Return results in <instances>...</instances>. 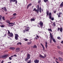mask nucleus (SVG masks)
Masks as SVG:
<instances>
[{"instance_id":"nucleus-1","label":"nucleus","mask_w":63,"mask_h":63,"mask_svg":"<svg viewBox=\"0 0 63 63\" xmlns=\"http://www.w3.org/2000/svg\"><path fill=\"white\" fill-rule=\"evenodd\" d=\"M50 36L51 38L52 39V40H53V42L55 43H56V40H55V39L54 38H53V35L52 34L50 33Z\"/></svg>"},{"instance_id":"nucleus-2","label":"nucleus","mask_w":63,"mask_h":63,"mask_svg":"<svg viewBox=\"0 0 63 63\" xmlns=\"http://www.w3.org/2000/svg\"><path fill=\"white\" fill-rule=\"evenodd\" d=\"M46 14L47 16H48V15L49 16L50 19H51V13L50 12L49 13V14L48 13H49V11L48 10L46 11Z\"/></svg>"},{"instance_id":"nucleus-3","label":"nucleus","mask_w":63,"mask_h":63,"mask_svg":"<svg viewBox=\"0 0 63 63\" xmlns=\"http://www.w3.org/2000/svg\"><path fill=\"white\" fill-rule=\"evenodd\" d=\"M8 36H9V37H12L13 36V34L12 32H10V31L9 30H8Z\"/></svg>"},{"instance_id":"nucleus-4","label":"nucleus","mask_w":63,"mask_h":63,"mask_svg":"<svg viewBox=\"0 0 63 63\" xmlns=\"http://www.w3.org/2000/svg\"><path fill=\"white\" fill-rule=\"evenodd\" d=\"M9 56L8 55H4L3 56H0V58H7V56Z\"/></svg>"},{"instance_id":"nucleus-5","label":"nucleus","mask_w":63,"mask_h":63,"mask_svg":"<svg viewBox=\"0 0 63 63\" xmlns=\"http://www.w3.org/2000/svg\"><path fill=\"white\" fill-rule=\"evenodd\" d=\"M15 39L16 40H18V37H19V36L17 34H15Z\"/></svg>"},{"instance_id":"nucleus-6","label":"nucleus","mask_w":63,"mask_h":63,"mask_svg":"<svg viewBox=\"0 0 63 63\" xmlns=\"http://www.w3.org/2000/svg\"><path fill=\"white\" fill-rule=\"evenodd\" d=\"M61 15H62V13L61 12H60L59 13V14H57V15L58 16V18H60V17H61Z\"/></svg>"},{"instance_id":"nucleus-7","label":"nucleus","mask_w":63,"mask_h":63,"mask_svg":"<svg viewBox=\"0 0 63 63\" xmlns=\"http://www.w3.org/2000/svg\"><path fill=\"white\" fill-rule=\"evenodd\" d=\"M16 2L15 4H16L17 2L16 0H10V2L11 3H12V2Z\"/></svg>"},{"instance_id":"nucleus-8","label":"nucleus","mask_w":63,"mask_h":63,"mask_svg":"<svg viewBox=\"0 0 63 63\" xmlns=\"http://www.w3.org/2000/svg\"><path fill=\"white\" fill-rule=\"evenodd\" d=\"M20 49L19 47H17L16 48L15 50H16V52H18L20 51Z\"/></svg>"},{"instance_id":"nucleus-9","label":"nucleus","mask_w":63,"mask_h":63,"mask_svg":"<svg viewBox=\"0 0 63 63\" xmlns=\"http://www.w3.org/2000/svg\"><path fill=\"white\" fill-rule=\"evenodd\" d=\"M39 24L40 26L41 27H43V22L42 21H40L39 22Z\"/></svg>"},{"instance_id":"nucleus-10","label":"nucleus","mask_w":63,"mask_h":63,"mask_svg":"<svg viewBox=\"0 0 63 63\" xmlns=\"http://www.w3.org/2000/svg\"><path fill=\"white\" fill-rule=\"evenodd\" d=\"M34 62L35 63H38L39 62V60L38 59H36L34 61Z\"/></svg>"},{"instance_id":"nucleus-11","label":"nucleus","mask_w":63,"mask_h":63,"mask_svg":"<svg viewBox=\"0 0 63 63\" xmlns=\"http://www.w3.org/2000/svg\"><path fill=\"white\" fill-rule=\"evenodd\" d=\"M58 59L61 62H62V61H63V59L62 58L59 57L58 58Z\"/></svg>"},{"instance_id":"nucleus-12","label":"nucleus","mask_w":63,"mask_h":63,"mask_svg":"<svg viewBox=\"0 0 63 63\" xmlns=\"http://www.w3.org/2000/svg\"><path fill=\"white\" fill-rule=\"evenodd\" d=\"M30 29V28H29L28 27H27L26 28V31L27 32H28L29 30Z\"/></svg>"},{"instance_id":"nucleus-13","label":"nucleus","mask_w":63,"mask_h":63,"mask_svg":"<svg viewBox=\"0 0 63 63\" xmlns=\"http://www.w3.org/2000/svg\"><path fill=\"white\" fill-rule=\"evenodd\" d=\"M32 5V3H30L27 6V9H28L30 6H31Z\"/></svg>"},{"instance_id":"nucleus-14","label":"nucleus","mask_w":63,"mask_h":63,"mask_svg":"<svg viewBox=\"0 0 63 63\" xmlns=\"http://www.w3.org/2000/svg\"><path fill=\"white\" fill-rule=\"evenodd\" d=\"M33 11H35V12H36L37 13V14L39 13V12H38V10L37 9H36V8H34L33 10Z\"/></svg>"},{"instance_id":"nucleus-15","label":"nucleus","mask_w":63,"mask_h":63,"mask_svg":"<svg viewBox=\"0 0 63 63\" xmlns=\"http://www.w3.org/2000/svg\"><path fill=\"white\" fill-rule=\"evenodd\" d=\"M39 57L40 58H45V57L42 56V55L41 54L39 55Z\"/></svg>"},{"instance_id":"nucleus-16","label":"nucleus","mask_w":63,"mask_h":63,"mask_svg":"<svg viewBox=\"0 0 63 63\" xmlns=\"http://www.w3.org/2000/svg\"><path fill=\"white\" fill-rule=\"evenodd\" d=\"M47 42H45V47H46V48H47Z\"/></svg>"},{"instance_id":"nucleus-17","label":"nucleus","mask_w":63,"mask_h":63,"mask_svg":"<svg viewBox=\"0 0 63 63\" xmlns=\"http://www.w3.org/2000/svg\"><path fill=\"white\" fill-rule=\"evenodd\" d=\"M41 45L42 46V48H43V50H45V47H44V45L42 44V43H40Z\"/></svg>"},{"instance_id":"nucleus-18","label":"nucleus","mask_w":63,"mask_h":63,"mask_svg":"<svg viewBox=\"0 0 63 63\" xmlns=\"http://www.w3.org/2000/svg\"><path fill=\"white\" fill-rule=\"evenodd\" d=\"M58 52L61 55H62L63 54V53L62 52V51H59Z\"/></svg>"},{"instance_id":"nucleus-19","label":"nucleus","mask_w":63,"mask_h":63,"mask_svg":"<svg viewBox=\"0 0 63 63\" xmlns=\"http://www.w3.org/2000/svg\"><path fill=\"white\" fill-rule=\"evenodd\" d=\"M10 49H12V50H15V48L14 47H11L10 48Z\"/></svg>"},{"instance_id":"nucleus-20","label":"nucleus","mask_w":63,"mask_h":63,"mask_svg":"<svg viewBox=\"0 0 63 63\" xmlns=\"http://www.w3.org/2000/svg\"><path fill=\"white\" fill-rule=\"evenodd\" d=\"M53 22L52 25H53L54 26H56V24H55V22H52V23Z\"/></svg>"},{"instance_id":"nucleus-21","label":"nucleus","mask_w":63,"mask_h":63,"mask_svg":"<svg viewBox=\"0 0 63 63\" xmlns=\"http://www.w3.org/2000/svg\"><path fill=\"white\" fill-rule=\"evenodd\" d=\"M30 54H27V58L28 59H30Z\"/></svg>"},{"instance_id":"nucleus-22","label":"nucleus","mask_w":63,"mask_h":63,"mask_svg":"<svg viewBox=\"0 0 63 63\" xmlns=\"http://www.w3.org/2000/svg\"><path fill=\"white\" fill-rule=\"evenodd\" d=\"M6 22H7V23H8V24H9L10 22V21L8 20H7L6 21Z\"/></svg>"},{"instance_id":"nucleus-23","label":"nucleus","mask_w":63,"mask_h":63,"mask_svg":"<svg viewBox=\"0 0 63 63\" xmlns=\"http://www.w3.org/2000/svg\"><path fill=\"white\" fill-rule=\"evenodd\" d=\"M37 12H38L39 11V5H37Z\"/></svg>"},{"instance_id":"nucleus-24","label":"nucleus","mask_w":63,"mask_h":63,"mask_svg":"<svg viewBox=\"0 0 63 63\" xmlns=\"http://www.w3.org/2000/svg\"><path fill=\"white\" fill-rule=\"evenodd\" d=\"M3 8L4 9V10L6 12H7V8L6 7H3Z\"/></svg>"},{"instance_id":"nucleus-25","label":"nucleus","mask_w":63,"mask_h":63,"mask_svg":"<svg viewBox=\"0 0 63 63\" xmlns=\"http://www.w3.org/2000/svg\"><path fill=\"white\" fill-rule=\"evenodd\" d=\"M31 21H34L35 20V19L34 18L31 19Z\"/></svg>"},{"instance_id":"nucleus-26","label":"nucleus","mask_w":63,"mask_h":63,"mask_svg":"<svg viewBox=\"0 0 63 63\" xmlns=\"http://www.w3.org/2000/svg\"><path fill=\"white\" fill-rule=\"evenodd\" d=\"M60 31L61 32H62V31H63V29L62 28V27H61L60 28Z\"/></svg>"},{"instance_id":"nucleus-27","label":"nucleus","mask_w":63,"mask_h":63,"mask_svg":"<svg viewBox=\"0 0 63 63\" xmlns=\"http://www.w3.org/2000/svg\"><path fill=\"white\" fill-rule=\"evenodd\" d=\"M60 6L61 7H63V1L62 2L60 5Z\"/></svg>"},{"instance_id":"nucleus-28","label":"nucleus","mask_w":63,"mask_h":63,"mask_svg":"<svg viewBox=\"0 0 63 63\" xmlns=\"http://www.w3.org/2000/svg\"><path fill=\"white\" fill-rule=\"evenodd\" d=\"M33 48H37V47L36 45H34L32 47Z\"/></svg>"},{"instance_id":"nucleus-29","label":"nucleus","mask_w":63,"mask_h":63,"mask_svg":"<svg viewBox=\"0 0 63 63\" xmlns=\"http://www.w3.org/2000/svg\"><path fill=\"white\" fill-rule=\"evenodd\" d=\"M47 30H48L49 31H50V32H52V30L51 29L49 28Z\"/></svg>"},{"instance_id":"nucleus-30","label":"nucleus","mask_w":63,"mask_h":63,"mask_svg":"<svg viewBox=\"0 0 63 63\" xmlns=\"http://www.w3.org/2000/svg\"><path fill=\"white\" fill-rule=\"evenodd\" d=\"M2 16L1 15H0V20L1 21L2 20Z\"/></svg>"},{"instance_id":"nucleus-31","label":"nucleus","mask_w":63,"mask_h":63,"mask_svg":"<svg viewBox=\"0 0 63 63\" xmlns=\"http://www.w3.org/2000/svg\"><path fill=\"white\" fill-rule=\"evenodd\" d=\"M28 59H29L27 57L25 59V61H27L28 60Z\"/></svg>"},{"instance_id":"nucleus-32","label":"nucleus","mask_w":63,"mask_h":63,"mask_svg":"<svg viewBox=\"0 0 63 63\" xmlns=\"http://www.w3.org/2000/svg\"><path fill=\"white\" fill-rule=\"evenodd\" d=\"M57 38L58 40H61V38L60 37H57Z\"/></svg>"},{"instance_id":"nucleus-33","label":"nucleus","mask_w":63,"mask_h":63,"mask_svg":"<svg viewBox=\"0 0 63 63\" xmlns=\"http://www.w3.org/2000/svg\"><path fill=\"white\" fill-rule=\"evenodd\" d=\"M52 38H50V43H52V39H51Z\"/></svg>"},{"instance_id":"nucleus-34","label":"nucleus","mask_w":63,"mask_h":63,"mask_svg":"<svg viewBox=\"0 0 63 63\" xmlns=\"http://www.w3.org/2000/svg\"><path fill=\"white\" fill-rule=\"evenodd\" d=\"M39 12L40 13H41V7H39Z\"/></svg>"},{"instance_id":"nucleus-35","label":"nucleus","mask_w":63,"mask_h":63,"mask_svg":"<svg viewBox=\"0 0 63 63\" xmlns=\"http://www.w3.org/2000/svg\"><path fill=\"white\" fill-rule=\"evenodd\" d=\"M2 20H5V17L4 16H2Z\"/></svg>"},{"instance_id":"nucleus-36","label":"nucleus","mask_w":63,"mask_h":63,"mask_svg":"<svg viewBox=\"0 0 63 63\" xmlns=\"http://www.w3.org/2000/svg\"><path fill=\"white\" fill-rule=\"evenodd\" d=\"M26 31V29H25V30H23V33H25Z\"/></svg>"},{"instance_id":"nucleus-37","label":"nucleus","mask_w":63,"mask_h":63,"mask_svg":"<svg viewBox=\"0 0 63 63\" xmlns=\"http://www.w3.org/2000/svg\"><path fill=\"white\" fill-rule=\"evenodd\" d=\"M32 43V42H29L28 43V45H30V44H31Z\"/></svg>"},{"instance_id":"nucleus-38","label":"nucleus","mask_w":63,"mask_h":63,"mask_svg":"<svg viewBox=\"0 0 63 63\" xmlns=\"http://www.w3.org/2000/svg\"><path fill=\"white\" fill-rule=\"evenodd\" d=\"M24 40L25 41H28V39H27L26 38H24Z\"/></svg>"},{"instance_id":"nucleus-39","label":"nucleus","mask_w":63,"mask_h":63,"mask_svg":"<svg viewBox=\"0 0 63 63\" xmlns=\"http://www.w3.org/2000/svg\"><path fill=\"white\" fill-rule=\"evenodd\" d=\"M9 24H13L14 25H15V24H14V23H10V22L9 23Z\"/></svg>"},{"instance_id":"nucleus-40","label":"nucleus","mask_w":63,"mask_h":63,"mask_svg":"<svg viewBox=\"0 0 63 63\" xmlns=\"http://www.w3.org/2000/svg\"><path fill=\"white\" fill-rule=\"evenodd\" d=\"M60 29V28L59 27H58V30H57V31H59V30Z\"/></svg>"},{"instance_id":"nucleus-41","label":"nucleus","mask_w":63,"mask_h":63,"mask_svg":"<svg viewBox=\"0 0 63 63\" xmlns=\"http://www.w3.org/2000/svg\"><path fill=\"white\" fill-rule=\"evenodd\" d=\"M48 1V0H44V2H47Z\"/></svg>"},{"instance_id":"nucleus-42","label":"nucleus","mask_w":63,"mask_h":63,"mask_svg":"<svg viewBox=\"0 0 63 63\" xmlns=\"http://www.w3.org/2000/svg\"><path fill=\"white\" fill-rule=\"evenodd\" d=\"M41 0H39L38 1V3H40L41 2Z\"/></svg>"},{"instance_id":"nucleus-43","label":"nucleus","mask_w":63,"mask_h":63,"mask_svg":"<svg viewBox=\"0 0 63 63\" xmlns=\"http://www.w3.org/2000/svg\"><path fill=\"white\" fill-rule=\"evenodd\" d=\"M51 19L52 20H54V17H52L51 18Z\"/></svg>"},{"instance_id":"nucleus-44","label":"nucleus","mask_w":63,"mask_h":63,"mask_svg":"<svg viewBox=\"0 0 63 63\" xmlns=\"http://www.w3.org/2000/svg\"><path fill=\"white\" fill-rule=\"evenodd\" d=\"M1 27H4V26L3 25H1L0 26Z\"/></svg>"},{"instance_id":"nucleus-45","label":"nucleus","mask_w":63,"mask_h":63,"mask_svg":"<svg viewBox=\"0 0 63 63\" xmlns=\"http://www.w3.org/2000/svg\"><path fill=\"white\" fill-rule=\"evenodd\" d=\"M13 16H16V13H14L13 14Z\"/></svg>"},{"instance_id":"nucleus-46","label":"nucleus","mask_w":63,"mask_h":63,"mask_svg":"<svg viewBox=\"0 0 63 63\" xmlns=\"http://www.w3.org/2000/svg\"><path fill=\"white\" fill-rule=\"evenodd\" d=\"M16 18V17H14L11 18V19H14V18Z\"/></svg>"},{"instance_id":"nucleus-47","label":"nucleus","mask_w":63,"mask_h":63,"mask_svg":"<svg viewBox=\"0 0 63 63\" xmlns=\"http://www.w3.org/2000/svg\"><path fill=\"white\" fill-rule=\"evenodd\" d=\"M16 18V17H14L11 18V19H14V18Z\"/></svg>"},{"instance_id":"nucleus-48","label":"nucleus","mask_w":63,"mask_h":63,"mask_svg":"<svg viewBox=\"0 0 63 63\" xmlns=\"http://www.w3.org/2000/svg\"><path fill=\"white\" fill-rule=\"evenodd\" d=\"M9 60H12V58L11 57H9Z\"/></svg>"},{"instance_id":"nucleus-49","label":"nucleus","mask_w":63,"mask_h":63,"mask_svg":"<svg viewBox=\"0 0 63 63\" xmlns=\"http://www.w3.org/2000/svg\"><path fill=\"white\" fill-rule=\"evenodd\" d=\"M27 63H31V60H30L29 62H28Z\"/></svg>"},{"instance_id":"nucleus-50","label":"nucleus","mask_w":63,"mask_h":63,"mask_svg":"<svg viewBox=\"0 0 63 63\" xmlns=\"http://www.w3.org/2000/svg\"><path fill=\"white\" fill-rule=\"evenodd\" d=\"M14 56H15V57H17V56H16V55L15 54L14 55H13Z\"/></svg>"},{"instance_id":"nucleus-51","label":"nucleus","mask_w":63,"mask_h":63,"mask_svg":"<svg viewBox=\"0 0 63 63\" xmlns=\"http://www.w3.org/2000/svg\"><path fill=\"white\" fill-rule=\"evenodd\" d=\"M36 37H37V38H39V36H38V35H36Z\"/></svg>"},{"instance_id":"nucleus-52","label":"nucleus","mask_w":63,"mask_h":63,"mask_svg":"<svg viewBox=\"0 0 63 63\" xmlns=\"http://www.w3.org/2000/svg\"><path fill=\"white\" fill-rule=\"evenodd\" d=\"M19 44L20 45H21V42L19 43Z\"/></svg>"},{"instance_id":"nucleus-53","label":"nucleus","mask_w":63,"mask_h":63,"mask_svg":"<svg viewBox=\"0 0 63 63\" xmlns=\"http://www.w3.org/2000/svg\"><path fill=\"white\" fill-rule=\"evenodd\" d=\"M55 61L57 63H59V62L57 61H56V60H55Z\"/></svg>"},{"instance_id":"nucleus-54","label":"nucleus","mask_w":63,"mask_h":63,"mask_svg":"<svg viewBox=\"0 0 63 63\" xmlns=\"http://www.w3.org/2000/svg\"><path fill=\"white\" fill-rule=\"evenodd\" d=\"M6 34H4V37H6Z\"/></svg>"},{"instance_id":"nucleus-55","label":"nucleus","mask_w":63,"mask_h":63,"mask_svg":"<svg viewBox=\"0 0 63 63\" xmlns=\"http://www.w3.org/2000/svg\"><path fill=\"white\" fill-rule=\"evenodd\" d=\"M46 56H47L45 54H44V57H45V58L46 57Z\"/></svg>"},{"instance_id":"nucleus-56","label":"nucleus","mask_w":63,"mask_h":63,"mask_svg":"<svg viewBox=\"0 0 63 63\" xmlns=\"http://www.w3.org/2000/svg\"><path fill=\"white\" fill-rule=\"evenodd\" d=\"M14 25H10V26H14Z\"/></svg>"},{"instance_id":"nucleus-57","label":"nucleus","mask_w":63,"mask_h":63,"mask_svg":"<svg viewBox=\"0 0 63 63\" xmlns=\"http://www.w3.org/2000/svg\"><path fill=\"white\" fill-rule=\"evenodd\" d=\"M61 43H62V44H63V41H62L61 42Z\"/></svg>"},{"instance_id":"nucleus-58","label":"nucleus","mask_w":63,"mask_h":63,"mask_svg":"<svg viewBox=\"0 0 63 63\" xmlns=\"http://www.w3.org/2000/svg\"><path fill=\"white\" fill-rule=\"evenodd\" d=\"M35 39H36V40H37V39H38V38H37V37H35Z\"/></svg>"},{"instance_id":"nucleus-59","label":"nucleus","mask_w":63,"mask_h":63,"mask_svg":"<svg viewBox=\"0 0 63 63\" xmlns=\"http://www.w3.org/2000/svg\"><path fill=\"white\" fill-rule=\"evenodd\" d=\"M3 62H4V61H2V62H1V63H3Z\"/></svg>"},{"instance_id":"nucleus-60","label":"nucleus","mask_w":63,"mask_h":63,"mask_svg":"<svg viewBox=\"0 0 63 63\" xmlns=\"http://www.w3.org/2000/svg\"><path fill=\"white\" fill-rule=\"evenodd\" d=\"M14 57V55L12 56H11V57Z\"/></svg>"},{"instance_id":"nucleus-61","label":"nucleus","mask_w":63,"mask_h":63,"mask_svg":"<svg viewBox=\"0 0 63 63\" xmlns=\"http://www.w3.org/2000/svg\"><path fill=\"white\" fill-rule=\"evenodd\" d=\"M17 45H19V43H18L17 44Z\"/></svg>"},{"instance_id":"nucleus-62","label":"nucleus","mask_w":63,"mask_h":63,"mask_svg":"<svg viewBox=\"0 0 63 63\" xmlns=\"http://www.w3.org/2000/svg\"><path fill=\"white\" fill-rule=\"evenodd\" d=\"M57 47L58 48H60V47L59 46H57Z\"/></svg>"},{"instance_id":"nucleus-63","label":"nucleus","mask_w":63,"mask_h":63,"mask_svg":"<svg viewBox=\"0 0 63 63\" xmlns=\"http://www.w3.org/2000/svg\"><path fill=\"white\" fill-rule=\"evenodd\" d=\"M22 52H23V50H22L21 51V52L22 53Z\"/></svg>"},{"instance_id":"nucleus-64","label":"nucleus","mask_w":63,"mask_h":63,"mask_svg":"<svg viewBox=\"0 0 63 63\" xmlns=\"http://www.w3.org/2000/svg\"><path fill=\"white\" fill-rule=\"evenodd\" d=\"M56 11H54V13H56Z\"/></svg>"}]
</instances>
